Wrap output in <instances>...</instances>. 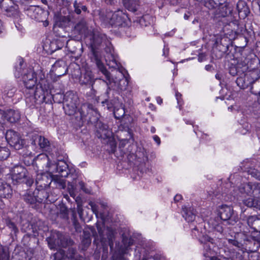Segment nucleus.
Masks as SVG:
<instances>
[{
    "mask_svg": "<svg viewBox=\"0 0 260 260\" xmlns=\"http://www.w3.org/2000/svg\"><path fill=\"white\" fill-rule=\"evenodd\" d=\"M40 77L38 84L33 95L26 98V103L30 106L40 105L48 100L52 99L54 102L60 103L63 102V109L66 114H74L78 108L79 100L77 95L72 91H68L62 94L60 92H57L53 88V85L49 82L48 77L45 78L44 75Z\"/></svg>",
    "mask_w": 260,
    "mask_h": 260,
    "instance_id": "1",
    "label": "nucleus"
},
{
    "mask_svg": "<svg viewBox=\"0 0 260 260\" xmlns=\"http://www.w3.org/2000/svg\"><path fill=\"white\" fill-rule=\"evenodd\" d=\"M89 45L90 49V58L95 63L99 70L105 76L107 79L110 80V73L107 70L102 62V53L104 50L106 52L111 53L112 47L111 42L104 34L94 32L89 36Z\"/></svg>",
    "mask_w": 260,
    "mask_h": 260,
    "instance_id": "2",
    "label": "nucleus"
},
{
    "mask_svg": "<svg viewBox=\"0 0 260 260\" xmlns=\"http://www.w3.org/2000/svg\"><path fill=\"white\" fill-rule=\"evenodd\" d=\"M79 111L82 118L86 117L87 114L91 115L89 117V121L95 125L96 128V136L99 138L105 139L111 137L112 132L107 124L99 120L100 114L93 108L92 105L88 103L83 104L79 109Z\"/></svg>",
    "mask_w": 260,
    "mask_h": 260,
    "instance_id": "3",
    "label": "nucleus"
},
{
    "mask_svg": "<svg viewBox=\"0 0 260 260\" xmlns=\"http://www.w3.org/2000/svg\"><path fill=\"white\" fill-rule=\"evenodd\" d=\"M104 21L113 27H122L128 25L129 19L125 11L118 9L107 12Z\"/></svg>",
    "mask_w": 260,
    "mask_h": 260,
    "instance_id": "4",
    "label": "nucleus"
},
{
    "mask_svg": "<svg viewBox=\"0 0 260 260\" xmlns=\"http://www.w3.org/2000/svg\"><path fill=\"white\" fill-rule=\"evenodd\" d=\"M12 179L16 183H25L28 186L34 183L32 173H29L22 166H15L13 168L12 171Z\"/></svg>",
    "mask_w": 260,
    "mask_h": 260,
    "instance_id": "5",
    "label": "nucleus"
},
{
    "mask_svg": "<svg viewBox=\"0 0 260 260\" xmlns=\"http://www.w3.org/2000/svg\"><path fill=\"white\" fill-rule=\"evenodd\" d=\"M48 246L51 249H57L58 247H66L72 246L74 241L68 236L63 235L59 232H55L47 239Z\"/></svg>",
    "mask_w": 260,
    "mask_h": 260,
    "instance_id": "6",
    "label": "nucleus"
},
{
    "mask_svg": "<svg viewBox=\"0 0 260 260\" xmlns=\"http://www.w3.org/2000/svg\"><path fill=\"white\" fill-rule=\"evenodd\" d=\"M5 138L10 146L16 150H20L25 146V139L22 138L19 133L14 130H8Z\"/></svg>",
    "mask_w": 260,
    "mask_h": 260,
    "instance_id": "7",
    "label": "nucleus"
},
{
    "mask_svg": "<svg viewBox=\"0 0 260 260\" xmlns=\"http://www.w3.org/2000/svg\"><path fill=\"white\" fill-rule=\"evenodd\" d=\"M54 260H83V257L77 252L76 248L69 247L67 251L59 249L54 254Z\"/></svg>",
    "mask_w": 260,
    "mask_h": 260,
    "instance_id": "8",
    "label": "nucleus"
},
{
    "mask_svg": "<svg viewBox=\"0 0 260 260\" xmlns=\"http://www.w3.org/2000/svg\"><path fill=\"white\" fill-rule=\"evenodd\" d=\"M0 9L3 14L7 17L17 18L19 16L18 6L12 0L1 1Z\"/></svg>",
    "mask_w": 260,
    "mask_h": 260,
    "instance_id": "9",
    "label": "nucleus"
},
{
    "mask_svg": "<svg viewBox=\"0 0 260 260\" xmlns=\"http://www.w3.org/2000/svg\"><path fill=\"white\" fill-rule=\"evenodd\" d=\"M36 164L37 166H41L43 164L45 165V167L42 166V168L43 170H45L46 172H49V174L51 175V174L57 173L58 168V162H52L50 160L48 156L46 155H43L41 159H38V161Z\"/></svg>",
    "mask_w": 260,
    "mask_h": 260,
    "instance_id": "10",
    "label": "nucleus"
},
{
    "mask_svg": "<svg viewBox=\"0 0 260 260\" xmlns=\"http://www.w3.org/2000/svg\"><path fill=\"white\" fill-rule=\"evenodd\" d=\"M42 221L39 220L35 222H29L26 220H22L21 221V231L24 233H27L29 235L34 234L36 236L38 233V230H41L40 225Z\"/></svg>",
    "mask_w": 260,
    "mask_h": 260,
    "instance_id": "11",
    "label": "nucleus"
},
{
    "mask_svg": "<svg viewBox=\"0 0 260 260\" xmlns=\"http://www.w3.org/2000/svg\"><path fill=\"white\" fill-rule=\"evenodd\" d=\"M36 173V185L37 188H48L53 181L51 175L48 173Z\"/></svg>",
    "mask_w": 260,
    "mask_h": 260,
    "instance_id": "12",
    "label": "nucleus"
},
{
    "mask_svg": "<svg viewBox=\"0 0 260 260\" xmlns=\"http://www.w3.org/2000/svg\"><path fill=\"white\" fill-rule=\"evenodd\" d=\"M66 44L68 51L75 55L76 59L81 56L83 52L82 44L81 42L71 39L66 41Z\"/></svg>",
    "mask_w": 260,
    "mask_h": 260,
    "instance_id": "13",
    "label": "nucleus"
},
{
    "mask_svg": "<svg viewBox=\"0 0 260 260\" xmlns=\"http://www.w3.org/2000/svg\"><path fill=\"white\" fill-rule=\"evenodd\" d=\"M22 77L23 83L26 88L32 89L36 85L37 78L35 73L31 69L26 70V72Z\"/></svg>",
    "mask_w": 260,
    "mask_h": 260,
    "instance_id": "14",
    "label": "nucleus"
},
{
    "mask_svg": "<svg viewBox=\"0 0 260 260\" xmlns=\"http://www.w3.org/2000/svg\"><path fill=\"white\" fill-rule=\"evenodd\" d=\"M31 141L32 145L35 146L38 145L43 150L47 151L50 149V142L44 136L34 134L31 136Z\"/></svg>",
    "mask_w": 260,
    "mask_h": 260,
    "instance_id": "15",
    "label": "nucleus"
},
{
    "mask_svg": "<svg viewBox=\"0 0 260 260\" xmlns=\"http://www.w3.org/2000/svg\"><path fill=\"white\" fill-rule=\"evenodd\" d=\"M229 40L227 39H221L220 43L217 42L216 46L213 48L214 53L218 52L216 55V57L218 58H221L225 53H226L229 50Z\"/></svg>",
    "mask_w": 260,
    "mask_h": 260,
    "instance_id": "16",
    "label": "nucleus"
},
{
    "mask_svg": "<svg viewBox=\"0 0 260 260\" xmlns=\"http://www.w3.org/2000/svg\"><path fill=\"white\" fill-rule=\"evenodd\" d=\"M13 190L11 186L0 179V198L9 199L12 196Z\"/></svg>",
    "mask_w": 260,
    "mask_h": 260,
    "instance_id": "17",
    "label": "nucleus"
},
{
    "mask_svg": "<svg viewBox=\"0 0 260 260\" xmlns=\"http://www.w3.org/2000/svg\"><path fill=\"white\" fill-rule=\"evenodd\" d=\"M182 214L186 221L188 222L192 223V224H194L196 217V211L193 207H183Z\"/></svg>",
    "mask_w": 260,
    "mask_h": 260,
    "instance_id": "18",
    "label": "nucleus"
},
{
    "mask_svg": "<svg viewBox=\"0 0 260 260\" xmlns=\"http://www.w3.org/2000/svg\"><path fill=\"white\" fill-rule=\"evenodd\" d=\"M95 79L92 72L88 70H85L80 76L79 82L81 84L93 85Z\"/></svg>",
    "mask_w": 260,
    "mask_h": 260,
    "instance_id": "19",
    "label": "nucleus"
},
{
    "mask_svg": "<svg viewBox=\"0 0 260 260\" xmlns=\"http://www.w3.org/2000/svg\"><path fill=\"white\" fill-rule=\"evenodd\" d=\"M73 7L74 10L72 12V14L75 13L77 15H84L86 13H89L87 7L83 2L75 1L73 3Z\"/></svg>",
    "mask_w": 260,
    "mask_h": 260,
    "instance_id": "20",
    "label": "nucleus"
},
{
    "mask_svg": "<svg viewBox=\"0 0 260 260\" xmlns=\"http://www.w3.org/2000/svg\"><path fill=\"white\" fill-rule=\"evenodd\" d=\"M218 213L222 220L226 221L231 219L233 214V209L230 206L222 205L219 209Z\"/></svg>",
    "mask_w": 260,
    "mask_h": 260,
    "instance_id": "21",
    "label": "nucleus"
},
{
    "mask_svg": "<svg viewBox=\"0 0 260 260\" xmlns=\"http://www.w3.org/2000/svg\"><path fill=\"white\" fill-rule=\"evenodd\" d=\"M237 10L239 16L241 19L245 18L250 13V10L246 3L242 1H239L237 4Z\"/></svg>",
    "mask_w": 260,
    "mask_h": 260,
    "instance_id": "22",
    "label": "nucleus"
},
{
    "mask_svg": "<svg viewBox=\"0 0 260 260\" xmlns=\"http://www.w3.org/2000/svg\"><path fill=\"white\" fill-rule=\"evenodd\" d=\"M124 7L129 11L137 12L140 6V0H122Z\"/></svg>",
    "mask_w": 260,
    "mask_h": 260,
    "instance_id": "23",
    "label": "nucleus"
},
{
    "mask_svg": "<svg viewBox=\"0 0 260 260\" xmlns=\"http://www.w3.org/2000/svg\"><path fill=\"white\" fill-rule=\"evenodd\" d=\"M20 113L19 111L10 109L5 114V119L11 123L17 122L20 119Z\"/></svg>",
    "mask_w": 260,
    "mask_h": 260,
    "instance_id": "24",
    "label": "nucleus"
},
{
    "mask_svg": "<svg viewBox=\"0 0 260 260\" xmlns=\"http://www.w3.org/2000/svg\"><path fill=\"white\" fill-rule=\"evenodd\" d=\"M255 183L256 182H248L242 184L239 188L240 191L242 193H244L253 197L254 191L253 186L255 185Z\"/></svg>",
    "mask_w": 260,
    "mask_h": 260,
    "instance_id": "25",
    "label": "nucleus"
},
{
    "mask_svg": "<svg viewBox=\"0 0 260 260\" xmlns=\"http://www.w3.org/2000/svg\"><path fill=\"white\" fill-rule=\"evenodd\" d=\"M37 202L41 203L45 201L49 197L48 192L45 188H37L35 190Z\"/></svg>",
    "mask_w": 260,
    "mask_h": 260,
    "instance_id": "26",
    "label": "nucleus"
},
{
    "mask_svg": "<svg viewBox=\"0 0 260 260\" xmlns=\"http://www.w3.org/2000/svg\"><path fill=\"white\" fill-rule=\"evenodd\" d=\"M57 173L61 177H67L69 175L68 165L66 161L60 160L58 161Z\"/></svg>",
    "mask_w": 260,
    "mask_h": 260,
    "instance_id": "27",
    "label": "nucleus"
},
{
    "mask_svg": "<svg viewBox=\"0 0 260 260\" xmlns=\"http://www.w3.org/2000/svg\"><path fill=\"white\" fill-rule=\"evenodd\" d=\"M205 242L204 243V249L206 251V252L204 253V255L205 257H210V254H211L212 251V246L213 245V239L208 237L205 236L204 237Z\"/></svg>",
    "mask_w": 260,
    "mask_h": 260,
    "instance_id": "28",
    "label": "nucleus"
},
{
    "mask_svg": "<svg viewBox=\"0 0 260 260\" xmlns=\"http://www.w3.org/2000/svg\"><path fill=\"white\" fill-rule=\"evenodd\" d=\"M18 64L15 67V72L14 75L16 78H19L26 72V70H29V69L24 68V62L22 58H20L18 59Z\"/></svg>",
    "mask_w": 260,
    "mask_h": 260,
    "instance_id": "29",
    "label": "nucleus"
},
{
    "mask_svg": "<svg viewBox=\"0 0 260 260\" xmlns=\"http://www.w3.org/2000/svg\"><path fill=\"white\" fill-rule=\"evenodd\" d=\"M73 14L70 13L68 16H60L56 18V25L60 27H62L70 21H73Z\"/></svg>",
    "mask_w": 260,
    "mask_h": 260,
    "instance_id": "30",
    "label": "nucleus"
},
{
    "mask_svg": "<svg viewBox=\"0 0 260 260\" xmlns=\"http://www.w3.org/2000/svg\"><path fill=\"white\" fill-rule=\"evenodd\" d=\"M220 5L219 8L216 10V15H218V17H225L231 14L232 10L226 5H222L221 4Z\"/></svg>",
    "mask_w": 260,
    "mask_h": 260,
    "instance_id": "31",
    "label": "nucleus"
},
{
    "mask_svg": "<svg viewBox=\"0 0 260 260\" xmlns=\"http://www.w3.org/2000/svg\"><path fill=\"white\" fill-rule=\"evenodd\" d=\"M36 195L35 191L27 190L23 195V199L27 203L34 205L37 202Z\"/></svg>",
    "mask_w": 260,
    "mask_h": 260,
    "instance_id": "32",
    "label": "nucleus"
},
{
    "mask_svg": "<svg viewBox=\"0 0 260 260\" xmlns=\"http://www.w3.org/2000/svg\"><path fill=\"white\" fill-rule=\"evenodd\" d=\"M115 85V89L119 91H124L126 89L128 86V81L127 79L124 77L118 81H115L114 82Z\"/></svg>",
    "mask_w": 260,
    "mask_h": 260,
    "instance_id": "33",
    "label": "nucleus"
},
{
    "mask_svg": "<svg viewBox=\"0 0 260 260\" xmlns=\"http://www.w3.org/2000/svg\"><path fill=\"white\" fill-rule=\"evenodd\" d=\"M115 232L112 228L108 227L106 230L107 239L108 244L110 249H112L114 245V240L115 239Z\"/></svg>",
    "mask_w": 260,
    "mask_h": 260,
    "instance_id": "34",
    "label": "nucleus"
},
{
    "mask_svg": "<svg viewBox=\"0 0 260 260\" xmlns=\"http://www.w3.org/2000/svg\"><path fill=\"white\" fill-rule=\"evenodd\" d=\"M87 26L85 20H82L74 26V30L79 34H83L86 32Z\"/></svg>",
    "mask_w": 260,
    "mask_h": 260,
    "instance_id": "35",
    "label": "nucleus"
},
{
    "mask_svg": "<svg viewBox=\"0 0 260 260\" xmlns=\"http://www.w3.org/2000/svg\"><path fill=\"white\" fill-rule=\"evenodd\" d=\"M16 88L11 83H7L4 87L3 93L4 95H6L9 98L12 97L15 91Z\"/></svg>",
    "mask_w": 260,
    "mask_h": 260,
    "instance_id": "36",
    "label": "nucleus"
},
{
    "mask_svg": "<svg viewBox=\"0 0 260 260\" xmlns=\"http://www.w3.org/2000/svg\"><path fill=\"white\" fill-rule=\"evenodd\" d=\"M53 181L55 183L57 184V186L60 188H64L66 187V182L63 177L58 175H51Z\"/></svg>",
    "mask_w": 260,
    "mask_h": 260,
    "instance_id": "37",
    "label": "nucleus"
},
{
    "mask_svg": "<svg viewBox=\"0 0 260 260\" xmlns=\"http://www.w3.org/2000/svg\"><path fill=\"white\" fill-rule=\"evenodd\" d=\"M221 3L219 0H204V5L209 9H214L217 8Z\"/></svg>",
    "mask_w": 260,
    "mask_h": 260,
    "instance_id": "38",
    "label": "nucleus"
},
{
    "mask_svg": "<svg viewBox=\"0 0 260 260\" xmlns=\"http://www.w3.org/2000/svg\"><path fill=\"white\" fill-rule=\"evenodd\" d=\"M0 260H10L8 250L0 244Z\"/></svg>",
    "mask_w": 260,
    "mask_h": 260,
    "instance_id": "39",
    "label": "nucleus"
},
{
    "mask_svg": "<svg viewBox=\"0 0 260 260\" xmlns=\"http://www.w3.org/2000/svg\"><path fill=\"white\" fill-rule=\"evenodd\" d=\"M237 85L242 89H245L248 87L249 83L246 82L245 76L237 78L236 81Z\"/></svg>",
    "mask_w": 260,
    "mask_h": 260,
    "instance_id": "40",
    "label": "nucleus"
},
{
    "mask_svg": "<svg viewBox=\"0 0 260 260\" xmlns=\"http://www.w3.org/2000/svg\"><path fill=\"white\" fill-rule=\"evenodd\" d=\"M190 228H191L192 236L196 238L199 239L201 242L203 243V240L200 239L201 237L202 236V234L201 232L199 231L197 226L195 225L194 224H193L192 226L190 225Z\"/></svg>",
    "mask_w": 260,
    "mask_h": 260,
    "instance_id": "41",
    "label": "nucleus"
},
{
    "mask_svg": "<svg viewBox=\"0 0 260 260\" xmlns=\"http://www.w3.org/2000/svg\"><path fill=\"white\" fill-rule=\"evenodd\" d=\"M60 43V39L52 41L50 45L51 51L52 52H53L58 49H61L63 46V44H61L60 46H59V44Z\"/></svg>",
    "mask_w": 260,
    "mask_h": 260,
    "instance_id": "42",
    "label": "nucleus"
},
{
    "mask_svg": "<svg viewBox=\"0 0 260 260\" xmlns=\"http://www.w3.org/2000/svg\"><path fill=\"white\" fill-rule=\"evenodd\" d=\"M10 154L9 150L7 148L0 146V161L6 159Z\"/></svg>",
    "mask_w": 260,
    "mask_h": 260,
    "instance_id": "43",
    "label": "nucleus"
},
{
    "mask_svg": "<svg viewBox=\"0 0 260 260\" xmlns=\"http://www.w3.org/2000/svg\"><path fill=\"white\" fill-rule=\"evenodd\" d=\"M6 224L7 226L12 230V231L14 232L15 234L18 232V229L16 224L14 222H12L11 219H7L6 220Z\"/></svg>",
    "mask_w": 260,
    "mask_h": 260,
    "instance_id": "44",
    "label": "nucleus"
},
{
    "mask_svg": "<svg viewBox=\"0 0 260 260\" xmlns=\"http://www.w3.org/2000/svg\"><path fill=\"white\" fill-rule=\"evenodd\" d=\"M125 114V110L123 108L116 109L114 111L115 118L117 119H120Z\"/></svg>",
    "mask_w": 260,
    "mask_h": 260,
    "instance_id": "45",
    "label": "nucleus"
},
{
    "mask_svg": "<svg viewBox=\"0 0 260 260\" xmlns=\"http://www.w3.org/2000/svg\"><path fill=\"white\" fill-rule=\"evenodd\" d=\"M248 174L260 181V171L253 168H250L248 171Z\"/></svg>",
    "mask_w": 260,
    "mask_h": 260,
    "instance_id": "46",
    "label": "nucleus"
},
{
    "mask_svg": "<svg viewBox=\"0 0 260 260\" xmlns=\"http://www.w3.org/2000/svg\"><path fill=\"white\" fill-rule=\"evenodd\" d=\"M243 203L248 207H254L257 204L256 201L252 198H249L243 201Z\"/></svg>",
    "mask_w": 260,
    "mask_h": 260,
    "instance_id": "47",
    "label": "nucleus"
},
{
    "mask_svg": "<svg viewBox=\"0 0 260 260\" xmlns=\"http://www.w3.org/2000/svg\"><path fill=\"white\" fill-rule=\"evenodd\" d=\"M258 218L256 216H250L247 218V222L249 226L253 229L255 226L256 220Z\"/></svg>",
    "mask_w": 260,
    "mask_h": 260,
    "instance_id": "48",
    "label": "nucleus"
},
{
    "mask_svg": "<svg viewBox=\"0 0 260 260\" xmlns=\"http://www.w3.org/2000/svg\"><path fill=\"white\" fill-rule=\"evenodd\" d=\"M254 191L253 197L259 198L260 196V183L256 182L255 185L253 186Z\"/></svg>",
    "mask_w": 260,
    "mask_h": 260,
    "instance_id": "49",
    "label": "nucleus"
},
{
    "mask_svg": "<svg viewBox=\"0 0 260 260\" xmlns=\"http://www.w3.org/2000/svg\"><path fill=\"white\" fill-rule=\"evenodd\" d=\"M176 98L177 100V103L180 109H181V107L183 104V101L181 99V94L179 92L176 93Z\"/></svg>",
    "mask_w": 260,
    "mask_h": 260,
    "instance_id": "50",
    "label": "nucleus"
},
{
    "mask_svg": "<svg viewBox=\"0 0 260 260\" xmlns=\"http://www.w3.org/2000/svg\"><path fill=\"white\" fill-rule=\"evenodd\" d=\"M79 185L80 186V189L82 190L83 191L87 193H90V190L85 187V184L83 182H79Z\"/></svg>",
    "mask_w": 260,
    "mask_h": 260,
    "instance_id": "51",
    "label": "nucleus"
},
{
    "mask_svg": "<svg viewBox=\"0 0 260 260\" xmlns=\"http://www.w3.org/2000/svg\"><path fill=\"white\" fill-rule=\"evenodd\" d=\"M228 243L234 246L240 248V243L236 240L233 239H228Z\"/></svg>",
    "mask_w": 260,
    "mask_h": 260,
    "instance_id": "52",
    "label": "nucleus"
},
{
    "mask_svg": "<svg viewBox=\"0 0 260 260\" xmlns=\"http://www.w3.org/2000/svg\"><path fill=\"white\" fill-rule=\"evenodd\" d=\"M108 65L111 68H116L118 67V64L115 59H113L112 61H110L109 63H108Z\"/></svg>",
    "mask_w": 260,
    "mask_h": 260,
    "instance_id": "53",
    "label": "nucleus"
},
{
    "mask_svg": "<svg viewBox=\"0 0 260 260\" xmlns=\"http://www.w3.org/2000/svg\"><path fill=\"white\" fill-rule=\"evenodd\" d=\"M102 104L103 106H106L108 109H110L112 107V104L108 99H105V101L102 102Z\"/></svg>",
    "mask_w": 260,
    "mask_h": 260,
    "instance_id": "54",
    "label": "nucleus"
},
{
    "mask_svg": "<svg viewBox=\"0 0 260 260\" xmlns=\"http://www.w3.org/2000/svg\"><path fill=\"white\" fill-rule=\"evenodd\" d=\"M91 87L90 88V91L89 92H87V95L91 97V98H93V97L95 95L96 91L93 89V85H91Z\"/></svg>",
    "mask_w": 260,
    "mask_h": 260,
    "instance_id": "55",
    "label": "nucleus"
},
{
    "mask_svg": "<svg viewBox=\"0 0 260 260\" xmlns=\"http://www.w3.org/2000/svg\"><path fill=\"white\" fill-rule=\"evenodd\" d=\"M253 229L260 232V219L258 218V219L256 220L255 225V226L253 227Z\"/></svg>",
    "mask_w": 260,
    "mask_h": 260,
    "instance_id": "56",
    "label": "nucleus"
},
{
    "mask_svg": "<svg viewBox=\"0 0 260 260\" xmlns=\"http://www.w3.org/2000/svg\"><path fill=\"white\" fill-rule=\"evenodd\" d=\"M105 3L107 5L110 6H114L116 3V1L115 0H104Z\"/></svg>",
    "mask_w": 260,
    "mask_h": 260,
    "instance_id": "57",
    "label": "nucleus"
},
{
    "mask_svg": "<svg viewBox=\"0 0 260 260\" xmlns=\"http://www.w3.org/2000/svg\"><path fill=\"white\" fill-rule=\"evenodd\" d=\"M89 205L91 207V209H92L93 212L94 213H96V212L97 211V208H96L97 207H96V205L92 202L89 203Z\"/></svg>",
    "mask_w": 260,
    "mask_h": 260,
    "instance_id": "58",
    "label": "nucleus"
},
{
    "mask_svg": "<svg viewBox=\"0 0 260 260\" xmlns=\"http://www.w3.org/2000/svg\"><path fill=\"white\" fill-rule=\"evenodd\" d=\"M153 139L154 141L157 143L158 145H159L160 144V139L159 137L157 135H154L153 137Z\"/></svg>",
    "mask_w": 260,
    "mask_h": 260,
    "instance_id": "59",
    "label": "nucleus"
},
{
    "mask_svg": "<svg viewBox=\"0 0 260 260\" xmlns=\"http://www.w3.org/2000/svg\"><path fill=\"white\" fill-rule=\"evenodd\" d=\"M254 246L255 247H254L251 250V251L253 252H255L258 249L259 247H260V244L258 242H254Z\"/></svg>",
    "mask_w": 260,
    "mask_h": 260,
    "instance_id": "60",
    "label": "nucleus"
},
{
    "mask_svg": "<svg viewBox=\"0 0 260 260\" xmlns=\"http://www.w3.org/2000/svg\"><path fill=\"white\" fill-rule=\"evenodd\" d=\"M98 232H99V233L101 237V241L102 242L104 243V244L105 245H106V244L105 243V242L104 241V238L103 237V234L102 233V231H101V229H99V227H98Z\"/></svg>",
    "mask_w": 260,
    "mask_h": 260,
    "instance_id": "61",
    "label": "nucleus"
},
{
    "mask_svg": "<svg viewBox=\"0 0 260 260\" xmlns=\"http://www.w3.org/2000/svg\"><path fill=\"white\" fill-rule=\"evenodd\" d=\"M182 199V196L181 194H176L174 198L175 202H177Z\"/></svg>",
    "mask_w": 260,
    "mask_h": 260,
    "instance_id": "62",
    "label": "nucleus"
},
{
    "mask_svg": "<svg viewBox=\"0 0 260 260\" xmlns=\"http://www.w3.org/2000/svg\"><path fill=\"white\" fill-rule=\"evenodd\" d=\"M205 70L207 71H212L213 70V66L211 64H207L205 66Z\"/></svg>",
    "mask_w": 260,
    "mask_h": 260,
    "instance_id": "63",
    "label": "nucleus"
},
{
    "mask_svg": "<svg viewBox=\"0 0 260 260\" xmlns=\"http://www.w3.org/2000/svg\"><path fill=\"white\" fill-rule=\"evenodd\" d=\"M126 253V250L122 252V255L120 256V260H126L123 255Z\"/></svg>",
    "mask_w": 260,
    "mask_h": 260,
    "instance_id": "64",
    "label": "nucleus"
}]
</instances>
